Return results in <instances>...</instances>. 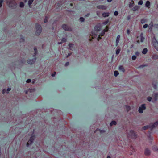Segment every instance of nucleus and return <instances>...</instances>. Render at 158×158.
<instances>
[{
	"label": "nucleus",
	"mask_w": 158,
	"mask_h": 158,
	"mask_svg": "<svg viewBox=\"0 0 158 158\" xmlns=\"http://www.w3.org/2000/svg\"><path fill=\"white\" fill-rule=\"evenodd\" d=\"M150 3L149 1H147L145 3V6L148 8H150Z\"/></svg>",
	"instance_id": "16"
},
{
	"label": "nucleus",
	"mask_w": 158,
	"mask_h": 158,
	"mask_svg": "<svg viewBox=\"0 0 158 158\" xmlns=\"http://www.w3.org/2000/svg\"><path fill=\"white\" fill-rule=\"evenodd\" d=\"M118 13L117 11H115L114 12V15L115 16H117V15H118Z\"/></svg>",
	"instance_id": "48"
},
{
	"label": "nucleus",
	"mask_w": 158,
	"mask_h": 158,
	"mask_svg": "<svg viewBox=\"0 0 158 158\" xmlns=\"http://www.w3.org/2000/svg\"><path fill=\"white\" fill-rule=\"evenodd\" d=\"M152 58L154 60H156L158 59V56L156 54L153 55H152Z\"/></svg>",
	"instance_id": "17"
},
{
	"label": "nucleus",
	"mask_w": 158,
	"mask_h": 158,
	"mask_svg": "<svg viewBox=\"0 0 158 158\" xmlns=\"http://www.w3.org/2000/svg\"><path fill=\"white\" fill-rule=\"evenodd\" d=\"M99 130V129H97V130H96V131H94V133H95V132H96V131H97V130Z\"/></svg>",
	"instance_id": "63"
},
{
	"label": "nucleus",
	"mask_w": 158,
	"mask_h": 158,
	"mask_svg": "<svg viewBox=\"0 0 158 158\" xmlns=\"http://www.w3.org/2000/svg\"><path fill=\"white\" fill-rule=\"evenodd\" d=\"M151 124V129L152 130L153 128L156 127L158 125V121H157L154 123L152 124Z\"/></svg>",
	"instance_id": "10"
},
{
	"label": "nucleus",
	"mask_w": 158,
	"mask_h": 158,
	"mask_svg": "<svg viewBox=\"0 0 158 158\" xmlns=\"http://www.w3.org/2000/svg\"><path fill=\"white\" fill-rule=\"evenodd\" d=\"M105 32H104V31L103 30L102 32L100 34V36H103L105 33Z\"/></svg>",
	"instance_id": "36"
},
{
	"label": "nucleus",
	"mask_w": 158,
	"mask_h": 158,
	"mask_svg": "<svg viewBox=\"0 0 158 158\" xmlns=\"http://www.w3.org/2000/svg\"><path fill=\"white\" fill-rule=\"evenodd\" d=\"M34 50L35 53H34V55H33V57H35V56L37 53L38 51H37V48L35 47H34Z\"/></svg>",
	"instance_id": "21"
},
{
	"label": "nucleus",
	"mask_w": 158,
	"mask_h": 158,
	"mask_svg": "<svg viewBox=\"0 0 158 158\" xmlns=\"http://www.w3.org/2000/svg\"><path fill=\"white\" fill-rule=\"evenodd\" d=\"M61 27L63 29L66 31H71L72 30V29L70 27L65 24H63Z\"/></svg>",
	"instance_id": "4"
},
{
	"label": "nucleus",
	"mask_w": 158,
	"mask_h": 158,
	"mask_svg": "<svg viewBox=\"0 0 158 158\" xmlns=\"http://www.w3.org/2000/svg\"><path fill=\"white\" fill-rule=\"evenodd\" d=\"M33 1L34 0H29L28 2V4L29 6L31 5L33 2Z\"/></svg>",
	"instance_id": "30"
},
{
	"label": "nucleus",
	"mask_w": 158,
	"mask_h": 158,
	"mask_svg": "<svg viewBox=\"0 0 158 158\" xmlns=\"http://www.w3.org/2000/svg\"><path fill=\"white\" fill-rule=\"evenodd\" d=\"M127 20H130L131 19V17L130 16H128L127 17Z\"/></svg>",
	"instance_id": "53"
},
{
	"label": "nucleus",
	"mask_w": 158,
	"mask_h": 158,
	"mask_svg": "<svg viewBox=\"0 0 158 158\" xmlns=\"http://www.w3.org/2000/svg\"><path fill=\"white\" fill-rule=\"evenodd\" d=\"M153 96L154 97L155 100L156 101L157 100V98L158 97V94L157 93H155L153 94Z\"/></svg>",
	"instance_id": "25"
},
{
	"label": "nucleus",
	"mask_w": 158,
	"mask_h": 158,
	"mask_svg": "<svg viewBox=\"0 0 158 158\" xmlns=\"http://www.w3.org/2000/svg\"><path fill=\"white\" fill-rule=\"evenodd\" d=\"M31 80L30 79H28L27 81H26V82L27 83H30L31 82Z\"/></svg>",
	"instance_id": "52"
},
{
	"label": "nucleus",
	"mask_w": 158,
	"mask_h": 158,
	"mask_svg": "<svg viewBox=\"0 0 158 158\" xmlns=\"http://www.w3.org/2000/svg\"><path fill=\"white\" fill-rule=\"evenodd\" d=\"M152 98L151 97H148L147 98V100L149 101H151L152 100Z\"/></svg>",
	"instance_id": "43"
},
{
	"label": "nucleus",
	"mask_w": 158,
	"mask_h": 158,
	"mask_svg": "<svg viewBox=\"0 0 158 158\" xmlns=\"http://www.w3.org/2000/svg\"><path fill=\"white\" fill-rule=\"evenodd\" d=\"M120 49H117L116 51V53L117 55H118L120 52Z\"/></svg>",
	"instance_id": "38"
},
{
	"label": "nucleus",
	"mask_w": 158,
	"mask_h": 158,
	"mask_svg": "<svg viewBox=\"0 0 158 158\" xmlns=\"http://www.w3.org/2000/svg\"><path fill=\"white\" fill-rule=\"evenodd\" d=\"M44 22L45 23H46L48 22V18L47 16L45 17V18L44 20Z\"/></svg>",
	"instance_id": "45"
},
{
	"label": "nucleus",
	"mask_w": 158,
	"mask_h": 158,
	"mask_svg": "<svg viewBox=\"0 0 158 158\" xmlns=\"http://www.w3.org/2000/svg\"><path fill=\"white\" fill-rule=\"evenodd\" d=\"M56 74V72H54L51 75L52 77H54Z\"/></svg>",
	"instance_id": "50"
},
{
	"label": "nucleus",
	"mask_w": 158,
	"mask_h": 158,
	"mask_svg": "<svg viewBox=\"0 0 158 158\" xmlns=\"http://www.w3.org/2000/svg\"><path fill=\"white\" fill-rule=\"evenodd\" d=\"M74 46V44H69V47L70 49L71 50H73V47Z\"/></svg>",
	"instance_id": "26"
},
{
	"label": "nucleus",
	"mask_w": 158,
	"mask_h": 158,
	"mask_svg": "<svg viewBox=\"0 0 158 158\" xmlns=\"http://www.w3.org/2000/svg\"><path fill=\"white\" fill-rule=\"evenodd\" d=\"M126 110H127V112L129 111L131 109L130 107L129 106H127V105L126 106Z\"/></svg>",
	"instance_id": "29"
},
{
	"label": "nucleus",
	"mask_w": 158,
	"mask_h": 158,
	"mask_svg": "<svg viewBox=\"0 0 158 158\" xmlns=\"http://www.w3.org/2000/svg\"><path fill=\"white\" fill-rule=\"evenodd\" d=\"M35 137V135L32 134L29 140H28V142L26 144V146L27 147H28L30 144H31L34 140Z\"/></svg>",
	"instance_id": "2"
},
{
	"label": "nucleus",
	"mask_w": 158,
	"mask_h": 158,
	"mask_svg": "<svg viewBox=\"0 0 158 158\" xmlns=\"http://www.w3.org/2000/svg\"><path fill=\"white\" fill-rule=\"evenodd\" d=\"M61 41L62 42H65L66 41V39L65 38H62L61 39Z\"/></svg>",
	"instance_id": "41"
},
{
	"label": "nucleus",
	"mask_w": 158,
	"mask_h": 158,
	"mask_svg": "<svg viewBox=\"0 0 158 158\" xmlns=\"http://www.w3.org/2000/svg\"><path fill=\"white\" fill-rule=\"evenodd\" d=\"M140 41L141 42H142L144 40V38L142 36V34L140 35Z\"/></svg>",
	"instance_id": "31"
},
{
	"label": "nucleus",
	"mask_w": 158,
	"mask_h": 158,
	"mask_svg": "<svg viewBox=\"0 0 158 158\" xmlns=\"http://www.w3.org/2000/svg\"><path fill=\"white\" fill-rule=\"evenodd\" d=\"M35 90V88L33 89H28V90H26L25 91V93L26 94H27L28 93V92H30V93H32L34 92Z\"/></svg>",
	"instance_id": "12"
},
{
	"label": "nucleus",
	"mask_w": 158,
	"mask_h": 158,
	"mask_svg": "<svg viewBox=\"0 0 158 158\" xmlns=\"http://www.w3.org/2000/svg\"><path fill=\"white\" fill-rule=\"evenodd\" d=\"M3 2V0H0V7L2 6V3Z\"/></svg>",
	"instance_id": "40"
},
{
	"label": "nucleus",
	"mask_w": 158,
	"mask_h": 158,
	"mask_svg": "<svg viewBox=\"0 0 158 158\" xmlns=\"http://www.w3.org/2000/svg\"><path fill=\"white\" fill-rule=\"evenodd\" d=\"M71 55V54H69V55L67 56V57H68L69 56Z\"/></svg>",
	"instance_id": "62"
},
{
	"label": "nucleus",
	"mask_w": 158,
	"mask_h": 158,
	"mask_svg": "<svg viewBox=\"0 0 158 158\" xmlns=\"http://www.w3.org/2000/svg\"><path fill=\"white\" fill-rule=\"evenodd\" d=\"M152 148L153 150L155 151H158V148L157 146L156 145L153 146L152 147Z\"/></svg>",
	"instance_id": "22"
},
{
	"label": "nucleus",
	"mask_w": 158,
	"mask_h": 158,
	"mask_svg": "<svg viewBox=\"0 0 158 158\" xmlns=\"http://www.w3.org/2000/svg\"><path fill=\"white\" fill-rule=\"evenodd\" d=\"M147 51H148V50H147V48H144L143 49V50L142 51V53L143 54H145L147 53Z\"/></svg>",
	"instance_id": "23"
},
{
	"label": "nucleus",
	"mask_w": 158,
	"mask_h": 158,
	"mask_svg": "<svg viewBox=\"0 0 158 158\" xmlns=\"http://www.w3.org/2000/svg\"><path fill=\"white\" fill-rule=\"evenodd\" d=\"M97 8L98 9H102V10H106V7L104 5H98L97 6Z\"/></svg>",
	"instance_id": "11"
},
{
	"label": "nucleus",
	"mask_w": 158,
	"mask_h": 158,
	"mask_svg": "<svg viewBox=\"0 0 158 158\" xmlns=\"http://www.w3.org/2000/svg\"><path fill=\"white\" fill-rule=\"evenodd\" d=\"M109 27L108 26H106V28L104 29L103 31H104V32H107L109 30Z\"/></svg>",
	"instance_id": "33"
},
{
	"label": "nucleus",
	"mask_w": 158,
	"mask_h": 158,
	"mask_svg": "<svg viewBox=\"0 0 158 158\" xmlns=\"http://www.w3.org/2000/svg\"><path fill=\"white\" fill-rule=\"evenodd\" d=\"M147 21V19H146L143 18L141 20V23L142 24L146 23Z\"/></svg>",
	"instance_id": "19"
},
{
	"label": "nucleus",
	"mask_w": 158,
	"mask_h": 158,
	"mask_svg": "<svg viewBox=\"0 0 158 158\" xmlns=\"http://www.w3.org/2000/svg\"><path fill=\"white\" fill-rule=\"evenodd\" d=\"M130 30L129 29H128L127 30V33L129 35V34H130Z\"/></svg>",
	"instance_id": "55"
},
{
	"label": "nucleus",
	"mask_w": 158,
	"mask_h": 158,
	"mask_svg": "<svg viewBox=\"0 0 158 158\" xmlns=\"http://www.w3.org/2000/svg\"><path fill=\"white\" fill-rule=\"evenodd\" d=\"M153 46L155 49L158 51V42L156 40L155 41L153 42Z\"/></svg>",
	"instance_id": "8"
},
{
	"label": "nucleus",
	"mask_w": 158,
	"mask_h": 158,
	"mask_svg": "<svg viewBox=\"0 0 158 158\" xmlns=\"http://www.w3.org/2000/svg\"><path fill=\"white\" fill-rule=\"evenodd\" d=\"M151 124H149L148 125H147L145 126H143L142 127L143 129L144 130H146L148 128H150L151 129Z\"/></svg>",
	"instance_id": "14"
},
{
	"label": "nucleus",
	"mask_w": 158,
	"mask_h": 158,
	"mask_svg": "<svg viewBox=\"0 0 158 158\" xmlns=\"http://www.w3.org/2000/svg\"><path fill=\"white\" fill-rule=\"evenodd\" d=\"M80 20L81 22H83L85 20V19L83 17H81Z\"/></svg>",
	"instance_id": "37"
},
{
	"label": "nucleus",
	"mask_w": 158,
	"mask_h": 158,
	"mask_svg": "<svg viewBox=\"0 0 158 158\" xmlns=\"http://www.w3.org/2000/svg\"><path fill=\"white\" fill-rule=\"evenodd\" d=\"M153 26V23L152 22H151L148 25V27L149 30H152Z\"/></svg>",
	"instance_id": "24"
},
{
	"label": "nucleus",
	"mask_w": 158,
	"mask_h": 158,
	"mask_svg": "<svg viewBox=\"0 0 158 158\" xmlns=\"http://www.w3.org/2000/svg\"><path fill=\"white\" fill-rule=\"evenodd\" d=\"M21 39L23 41H24V38H21Z\"/></svg>",
	"instance_id": "59"
},
{
	"label": "nucleus",
	"mask_w": 158,
	"mask_h": 158,
	"mask_svg": "<svg viewBox=\"0 0 158 158\" xmlns=\"http://www.w3.org/2000/svg\"><path fill=\"white\" fill-rule=\"evenodd\" d=\"M99 130L100 131V133H104L105 132V131L104 130H100L99 129Z\"/></svg>",
	"instance_id": "51"
},
{
	"label": "nucleus",
	"mask_w": 158,
	"mask_h": 158,
	"mask_svg": "<svg viewBox=\"0 0 158 158\" xmlns=\"http://www.w3.org/2000/svg\"><path fill=\"white\" fill-rule=\"evenodd\" d=\"M69 62H66L65 63V66H67L69 65Z\"/></svg>",
	"instance_id": "54"
},
{
	"label": "nucleus",
	"mask_w": 158,
	"mask_h": 158,
	"mask_svg": "<svg viewBox=\"0 0 158 158\" xmlns=\"http://www.w3.org/2000/svg\"><path fill=\"white\" fill-rule=\"evenodd\" d=\"M92 34V37L93 39H94V38H96L97 37V35L96 34H94V32L92 31L91 32Z\"/></svg>",
	"instance_id": "20"
},
{
	"label": "nucleus",
	"mask_w": 158,
	"mask_h": 158,
	"mask_svg": "<svg viewBox=\"0 0 158 158\" xmlns=\"http://www.w3.org/2000/svg\"><path fill=\"white\" fill-rule=\"evenodd\" d=\"M129 136L132 139H135L136 138L137 135L133 130H131L129 134Z\"/></svg>",
	"instance_id": "3"
},
{
	"label": "nucleus",
	"mask_w": 158,
	"mask_h": 158,
	"mask_svg": "<svg viewBox=\"0 0 158 158\" xmlns=\"http://www.w3.org/2000/svg\"><path fill=\"white\" fill-rule=\"evenodd\" d=\"M146 107L145 106V104H143L141 106H140L139 108L138 111L140 113H143V110H144L146 109Z\"/></svg>",
	"instance_id": "5"
},
{
	"label": "nucleus",
	"mask_w": 158,
	"mask_h": 158,
	"mask_svg": "<svg viewBox=\"0 0 158 158\" xmlns=\"http://www.w3.org/2000/svg\"><path fill=\"white\" fill-rule=\"evenodd\" d=\"M139 8V6H136L132 8V10L133 11H136L137 10H138Z\"/></svg>",
	"instance_id": "18"
},
{
	"label": "nucleus",
	"mask_w": 158,
	"mask_h": 158,
	"mask_svg": "<svg viewBox=\"0 0 158 158\" xmlns=\"http://www.w3.org/2000/svg\"><path fill=\"white\" fill-rule=\"evenodd\" d=\"M94 29L97 32L99 31L101 29V25L99 24L96 25Z\"/></svg>",
	"instance_id": "7"
},
{
	"label": "nucleus",
	"mask_w": 158,
	"mask_h": 158,
	"mask_svg": "<svg viewBox=\"0 0 158 158\" xmlns=\"http://www.w3.org/2000/svg\"><path fill=\"white\" fill-rule=\"evenodd\" d=\"M116 124V122L115 121H112L110 123V126H112L113 125H115Z\"/></svg>",
	"instance_id": "27"
},
{
	"label": "nucleus",
	"mask_w": 158,
	"mask_h": 158,
	"mask_svg": "<svg viewBox=\"0 0 158 158\" xmlns=\"http://www.w3.org/2000/svg\"><path fill=\"white\" fill-rule=\"evenodd\" d=\"M24 4L23 2H21L20 3V7L22 8L24 7Z\"/></svg>",
	"instance_id": "35"
},
{
	"label": "nucleus",
	"mask_w": 158,
	"mask_h": 158,
	"mask_svg": "<svg viewBox=\"0 0 158 158\" xmlns=\"http://www.w3.org/2000/svg\"><path fill=\"white\" fill-rule=\"evenodd\" d=\"M35 27L36 30L35 33L36 35H39L41 32L42 28L41 25L38 23H36L35 25Z\"/></svg>",
	"instance_id": "1"
},
{
	"label": "nucleus",
	"mask_w": 158,
	"mask_h": 158,
	"mask_svg": "<svg viewBox=\"0 0 158 158\" xmlns=\"http://www.w3.org/2000/svg\"><path fill=\"white\" fill-rule=\"evenodd\" d=\"M6 92V90L5 89H3L2 90V93L3 94H4V93H5Z\"/></svg>",
	"instance_id": "58"
},
{
	"label": "nucleus",
	"mask_w": 158,
	"mask_h": 158,
	"mask_svg": "<svg viewBox=\"0 0 158 158\" xmlns=\"http://www.w3.org/2000/svg\"><path fill=\"white\" fill-rule=\"evenodd\" d=\"M136 58V56H135L133 55L132 57V59L133 60H135Z\"/></svg>",
	"instance_id": "44"
},
{
	"label": "nucleus",
	"mask_w": 158,
	"mask_h": 158,
	"mask_svg": "<svg viewBox=\"0 0 158 158\" xmlns=\"http://www.w3.org/2000/svg\"><path fill=\"white\" fill-rule=\"evenodd\" d=\"M148 26V25L147 24H145L143 26V27L144 28H146Z\"/></svg>",
	"instance_id": "47"
},
{
	"label": "nucleus",
	"mask_w": 158,
	"mask_h": 158,
	"mask_svg": "<svg viewBox=\"0 0 158 158\" xmlns=\"http://www.w3.org/2000/svg\"><path fill=\"white\" fill-rule=\"evenodd\" d=\"M143 3V1L142 0H140L138 3V4L139 5H141Z\"/></svg>",
	"instance_id": "39"
},
{
	"label": "nucleus",
	"mask_w": 158,
	"mask_h": 158,
	"mask_svg": "<svg viewBox=\"0 0 158 158\" xmlns=\"http://www.w3.org/2000/svg\"><path fill=\"white\" fill-rule=\"evenodd\" d=\"M132 3H130L129 5V7L131 8L134 5V2L132 0H131Z\"/></svg>",
	"instance_id": "32"
},
{
	"label": "nucleus",
	"mask_w": 158,
	"mask_h": 158,
	"mask_svg": "<svg viewBox=\"0 0 158 158\" xmlns=\"http://www.w3.org/2000/svg\"><path fill=\"white\" fill-rule=\"evenodd\" d=\"M120 35H118V36L117 37L116 41V46H117L118 45L119 42V41L120 40Z\"/></svg>",
	"instance_id": "13"
},
{
	"label": "nucleus",
	"mask_w": 158,
	"mask_h": 158,
	"mask_svg": "<svg viewBox=\"0 0 158 158\" xmlns=\"http://www.w3.org/2000/svg\"><path fill=\"white\" fill-rule=\"evenodd\" d=\"M145 66V65H141L139 66V67L140 68H143V67H144Z\"/></svg>",
	"instance_id": "57"
},
{
	"label": "nucleus",
	"mask_w": 158,
	"mask_h": 158,
	"mask_svg": "<svg viewBox=\"0 0 158 158\" xmlns=\"http://www.w3.org/2000/svg\"><path fill=\"white\" fill-rule=\"evenodd\" d=\"M62 43L61 42H58V44H61Z\"/></svg>",
	"instance_id": "64"
},
{
	"label": "nucleus",
	"mask_w": 158,
	"mask_h": 158,
	"mask_svg": "<svg viewBox=\"0 0 158 158\" xmlns=\"http://www.w3.org/2000/svg\"><path fill=\"white\" fill-rule=\"evenodd\" d=\"M101 37V36H100V35H99V36L97 38V40H98V41H99L102 38Z\"/></svg>",
	"instance_id": "49"
},
{
	"label": "nucleus",
	"mask_w": 158,
	"mask_h": 158,
	"mask_svg": "<svg viewBox=\"0 0 158 158\" xmlns=\"http://www.w3.org/2000/svg\"><path fill=\"white\" fill-rule=\"evenodd\" d=\"M114 74L115 76H117L119 74L118 72L117 71H115L114 72Z\"/></svg>",
	"instance_id": "34"
},
{
	"label": "nucleus",
	"mask_w": 158,
	"mask_h": 158,
	"mask_svg": "<svg viewBox=\"0 0 158 158\" xmlns=\"http://www.w3.org/2000/svg\"><path fill=\"white\" fill-rule=\"evenodd\" d=\"M108 22H109V20H107L106 21H105L103 23V24L104 25H106V24H107Z\"/></svg>",
	"instance_id": "42"
},
{
	"label": "nucleus",
	"mask_w": 158,
	"mask_h": 158,
	"mask_svg": "<svg viewBox=\"0 0 158 158\" xmlns=\"http://www.w3.org/2000/svg\"><path fill=\"white\" fill-rule=\"evenodd\" d=\"M151 151L148 148H146L144 151V154L145 156H148L150 155Z\"/></svg>",
	"instance_id": "9"
},
{
	"label": "nucleus",
	"mask_w": 158,
	"mask_h": 158,
	"mask_svg": "<svg viewBox=\"0 0 158 158\" xmlns=\"http://www.w3.org/2000/svg\"><path fill=\"white\" fill-rule=\"evenodd\" d=\"M112 0H107V2H110Z\"/></svg>",
	"instance_id": "60"
},
{
	"label": "nucleus",
	"mask_w": 158,
	"mask_h": 158,
	"mask_svg": "<svg viewBox=\"0 0 158 158\" xmlns=\"http://www.w3.org/2000/svg\"><path fill=\"white\" fill-rule=\"evenodd\" d=\"M32 59H28L27 60V62L30 64H32L34 63L36 60V58L35 57Z\"/></svg>",
	"instance_id": "6"
},
{
	"label": "nucleus",
	"mask_w": 158,
	"mask_h": 158,
	"mask_svg": "<svg viewBox=\"0 0 158 158\" xmlns=\"http://www.w3.org/2000/svg\"><path fill=\"white\" fill-rule=\"evenodd\" d=\"M110 13L109 12H104L102 13V15L104 17H107L109 15Z\"/></svg>",
	"instance_id": "15"
},
{
	"label": "nucleus",
	"mask_w": 158,
	"mask_h": 158,
	"mask_svg": "<svg viewBox=\"0 0 158 158\" xmlns=\"http://www.w3.org/2000/svg\"><path fill=\"white\" fill-rule=\"evenodd\" d=\"M107 158H111V157L110 156H108Z\"/></svg>",
	"instance_id": "61"
},
{
	"label": "nucleus",
	"mask_w": 158,
	"mask_h": 158,
	"mask_svg": "<svg viewBox=\"0 0 158 158\" xmlns=\"http://www.w3.org/2000/svg\"><path fill=\"white\" fill-rule=\"evenodd\" d=\"M135 54L136 55L138 56L139 54V53L138 52H135Z\"/></svg>",
	"instance_id": "56"
},
{
	"label": "nucleus",
	"mask_w": 158,
	"mask_h": 158,
	"mask_svg": "<svg viewBox=\"0 0 158 158\" xmlns=\"http://www.w3.org/2000/svg\"><path fill=\"white\" fill-rule=\"evenodd\" d=\"M119 70L122 71L123 72H124L125 71L124 68L123 66H120L119 67Z\"/></svg>",
	"instance_id": "28"
},
{
	"label": "nucleus",
	"mask_w": 158,
	"mask_h": 158,
	"mask_svg": "<svg viewBox=\"0 0 158 158\" xmlns=\"http://www.w3.org/2000/svg\"><path fill=\"white\" fill-rule=\"evenodd\" d=\"M11 90V88H9L7 89V90L6 91V93H9V92Z\"/></svg>",
	"instance_id": "46"
}]
</instances>
